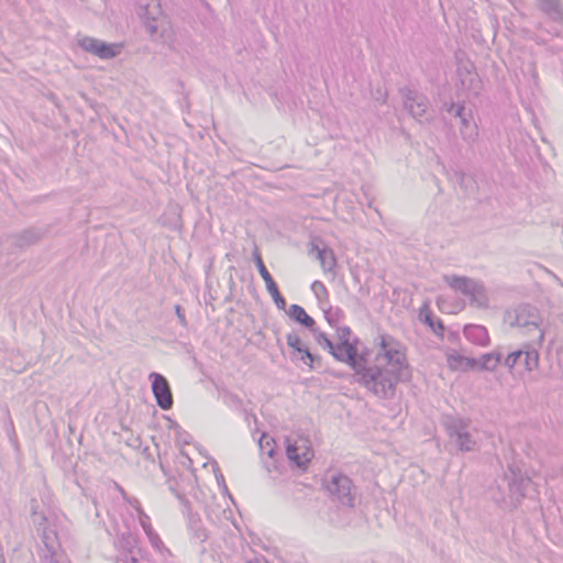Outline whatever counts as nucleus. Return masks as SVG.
<instances>
[{"mask_svg": "<svg viewBox=\"0 0 563 563\" xmlns=\"http://www.w3.org/2000/svg\"><path fill=\"white\" fill-rule=\"evenodd\" d=\"M351 368L354 371L355 382L380 399H393L397 385L410 380L400 379L398 372L390 367L368 366L365 355Z\"/></svg>", "mask_w": 563, "mask_h": 563, "instance_id": "nucleus-1", "label": "nucleus"}, {"mask_svg": "<svg viewBox=\"0 0 563 563\" xmlns=\"http://www.w3.org/2000/svg\"><path fill=\"white\" fill-rule=\"evenodd\" d=\"M380 353L387 360V367L398 372L400 379H411V368L406 357L405 345L390 334L377 338Z\"/></svg>", "mask_w": 563, "mask_h": 563, "instance_id": "nucleus-2", "label": "nucleus"}, {"mask_svg": "<svg viewBox=\"0 0 563 563\" xmlns=\"http://www.w3.org/2000/svg\"><path fill=\"white\" fill-rule=\"evenodd\" d=\"M443 427L451 442L461 453L475 452L478 443L470 433L471 420L460 416L448 415L443 418Z\"/></svg>", "mask_w": 563, "mask_h": 563, "instance_id": "nucleus-3", "label": "nucleus"}, {"mask_svg": "<svg viewBox=\"0 0 563 563\" xmlns=\"http://www.w3.org/2000/svg\"><path fill=\"white\" fill-rule=\"evenodd\" d=\"M503 479L507 482L509 497L516 504L522 498H533L538 494L532 479L515 463L508 465Z\"/></svg>", "mask_w": 563, "mask_h": 563, "instance_id": "nucleus-4", "label": "nucleus"}, {"mask_svg": "<svg viewBox=\"0 0 563 563\" xmlns=\"http://www.w3.org/2000/svg\"><path fill=\"white\" fill-rule=\"evenodd\" d=\"M443 279L452 289L467 296L471 305L478 308L488 307V295L482 282L456 275H444Z\"/></svg>", "mask_w": 563, "mask_h": 563, "instance_id": "nucleus-5", "label": "nucleus"}, {"mask_svg": "<svg viewBox=\"0 0 563 563\" xmlns=\"http://www.w3.org/2000/svg\"><path fill=\"white\" fill-rule=\"evenodd\" d=\"M323 483L333 501L344 507H354L356 487L347 475L342 473L328 474Z\"/></svg>", "mask_w": 563, "mask_h": 563, "instance_id": "nucleus-6", "label": "nucleus"}, {"mask_svg": "<svg viewBox=\"0 0 563 563\" xmlns=\"http://www.w3.org/2000/svg\"><path fill=\"white\" fill-rule=\"evenodd\" d=\"M508 319L511 327L525 328L528 334L534 332L538 343H542L544 333L540 328L541 318L536 307L528 303L519 305L512 312H508Z\"/></svg>", "mask_w": 563, "mask_h": 563, "instance_id": "nucleus-7", "label": "nucleus"}, {"mask_svg": "<svg viewBox=\"0 0 563 563\" xmlns=\"http://www.w3.org/2000/svg\"><path fill=\"white\" fill-rule=\"evenodd\" d=\"M540 355L538 350L525 344L521 349L509 353L504 362L505 366L512 374L523 376L539 367Z\"/></svg>", "mask_w": 563, "mask_h": 563, "instance_id": "nucleus-8", "label": "nucleus"}, {"mask_svg": "<svg viewBox=\"0 0 563 563\" xmlns=\"http://www.w3.org/2000/svg\"><path fill=\"white\" fill-rule=\"evenodd\" d=\"M336 335L339 342L335 344L336 353H333V357L339 362L347 364L350 367L355 366L358 358L364 356L356 346L358 339L355 338L351 342V328L347 325L336 327Z\"/></svg>", "mask_w": 563, "mask_h": 563, "instance_id": "nucleus-9", "label": "nucleus"}, {"mask_svg": "<svg viewBox=\"0 0 563 563\" xmlns=\"http://www.w3.org/2000/svg\"><path fill=\"white\" fill-rule=\"evenodd\" d=\"M136 13L151 37L158 33L163 11L159 0H139Z\"/></svg>", "mask_w": 563, "mask_h": 563, "instance_id": "nucleus-10", "label": "nucleus"}, {"mask_svg": "<svg viewBox=\"0 0 563 563\" xmlns=\"http://www.w3.org/2000/svg\"><path fill=\"white\" fill-rule=\"evenodd\" d=\"M400 95L402 97L405 109L409 112V114L412 118H415L419 122H422L423 120H429V100L423 93L416 89L404 87L400 89Z\"/></svg>", "mask_w": 563, "mask_h": 563, "instance_id": "nucleus-11", "label": "nucleus"}, {"mask_svg": "<svg viewBox=\"0 0 563 563\" xmlns=\"http://www.w3.org/2000/svg\"><path fill=\"white\" fill-rule=\"evenodd\" d=\"M78 46L87 53H90L101 59H111L119 55L120 45L109 44L101 40L84 36L78 40Z\"/></svg>", "mask_w": 563, "mask_h": 563, "instance_id": "nucleus-12", "label": "nucleus"}, {"mask_svg": "<svg viewBox=\"0 0 563 563\" xmlns=\"http://www.w3.org/2000/svg\"><path fill=\"white\" fill-rule=\"evenodd\" d=\"M148 379L157 406L163 410L172 409L174 399L168 380L162 374L155 372L150 374Z\"/></svg>", "mask_w": 563, "mask_h": 563, "instance_id": "nucleus-13", "label": "nucleus"}, {"mask_svg": "<svg viewBox=\"0 0 563 563\" xmlns=\"http://www.w3.org/2000/svg\"><path fill=\"white\" fill-rule=\"evenodd\" d=\"M456 74L460 80V85L463 89L477 95L482 87V81L478 74L475 71V67L471 60H463L459 56Z\"/></svg>", "mask_w": 563, "mask_h": 563, "instance_id": "nucleus-14", "label": "nucleus"}, {"mask_svg": "<svg viewBox=\"0 0 563 563\" xmlns=\"http://www.w3.org/2000/svg\"><path fill=\"white\" fill-rule=\"evenodd\" d=\"M253 255H254V262L258 269V273L262 276V278L265 280L266 289L269 292V295L272 296L276 307L280 310H285L286 305H287L286 299L280 294L277 284L275 283L272 275L267 271L260 252L256 250Z\"/></svg>", "mask_w": 563, "mask_h": 563, "instance_id": "nucleus-15", "label": "nucleus"}, {"mask_svg": "<svg viewBox=\"0 0 563 563\" xmlns=\"http://www.w3.org/2000/svg\"><path fill=\"white\" fill-rule=\"evenodd\" d=\"M306 442V440H300V443L298 441L291 442L289 438L286 439V455L292 464L300 468H305L313 456Z\"/></svg>", "mask_w": 563, "mask_h": 563, "instance_id": "nucleus-16", "label": "nucleus"}, {"mask_svg": "<svg viewBox=\"0 0 563 563\" xmlns=\"http://www.w3.org/2000/svg\"><path fill=\"white\" fill-rule=\"evenodd\" d=\"M47 232V228L31 227L11 235L9 239L14 247L25 249L41 241Z\"/></svg>", "mask_w": 563, "mask_h": 563, "instance_id": "nucleus-17", "label": "nucleus"}, {"mask_svg": "<svg viewBox=\"0 0 563 563\" xmlns=\"http://www.w3.org/2000/svg\"><path fill=\"white\" fill-rule=\"evenodd\" d=\"M538 9L551 21L563 24V0H536Z\"/></svg>", "mask_w": 563, "mask_h": 563, "instance_id": "nucleus-18", "label": "nucleus"}, {"mask_svg": "<svg viewBox=\"0 0 563 563\" xmlns=\"http://www.w3.org/2000/svg\"><path fill=\"white\" fill-rule=\"evenodd\" d=\"M463 332L465 338L476 345L486 346L489 344L488 331L483 325L467 324Z\"/></svg>", "mask_w": 563, "mask_h": 563, "instance_id": "nucleus-19", "label": "nucleus"}, {"mask_svg": "<svg viewBox=\"0 0 563 563\" xmlns=\"http://www.w3.org/2000/svg\"><path fill=\"white\" fill-rule=\"evenodd\" d=\"M188 530L190 532L191 541L196 543H203L209 537L208 530L203 526L201 519L194 514H189L188 516Z\"/></svg>", "mask_w": 563, "mask_h": 563, "instance_id": "nucleus-20", "label": "nucleus"}, {"mask_svg": "<svg viewBox=\"0 0 563 563\" xmlns=\"http://www.w3.org/2000/svg\"><path fill=\"white\" fill-rule=\"evenodd\" d=\"M290 319L300 323L312 333H316V321L312 317H310L306 310L299 305H291L289 310L287 311Z\"/></svg>", "mask_w": 563, "mask_h": 563, "instance_id": "nucleus-21", "label": "nucleus"}, {"mask_svg": "<svg viewBox=\"0 0 563 563\" xmlns=\"http://www.w3.org/2000/svg\"><path fill=\"white\" fill-rule=\"evenodd\" d=\"M443 109L448 113L453 114L455 118H459L461 121V126H466L475 122L473 118V111L471 109L466 110L463 103H445L443 106Z\"/></svg>", "mask_w": 563, "mask_h": 563, "instance_id": "nucleus-22", "label": "nucleus"}, {"mask_svg": "<svg viewBox=\"0 0 563 563\" xmlns=\"http://www.w3.org/2000/svg\"><path fill=\"white\" fill-rule=\"evenodd\" d=\"M446 361L452 371L468 372L475 369V358L461 355L456 352L448 354Z\"/></svg>", "mask_w": 563, "mask_h": 563, "instance_id": "nucleus-23", "label": "nucleus"}, {"mask_svg": "<svg viewBox=\"0 0 563 563\" xmlns=\"http://www.w3.org/2000/svg\"><path fill=\"white\" fill-rule=\"evenodd\" d=\"M501 358L500 352L485 353L479 358H475V369L493 372L500 364Z\"/></svg>", "mask_w": 563, "mask_h": 563, "instance_id": "nucleus-24", "label": "nucleus"}, {"mask_svg": "<svg viewBox=\"0 0 563 563\" xmlns=\"http://www.w3.org/2000/svg\"><path fill=\"white\" fill-rule=\"evenodd\" d=\"M317 252V258L320 261L321 267L324 272H332L336 266V257L331 249H319L318 245L312 244L310 253Z\"/></svg>", "mask_w": 563, "mask_h": 563, "instance_id": "nucleus-25", "label": "nucleus"}, {"mask_svg": "<svg viewBox=\"0 0 563 563\" xmlns=\"http://www.w3.org/2000/svg\"><path fill=\"white\" fill-rule=\"evenodd\" d=\"M419 317L424 323H427L431 328L434 334L443 338V333L445 330L444 324L440 319L434 320L428 302H424L423 306L420 308Z\"/></svg>", "mask_w": 563, "mask_h": 563, "instance_id": "nucleus-26", "label": "nucleus"}, {"mask_svg": "<svg viewBox=\"0 0 563 563\" xmlns=\"http://www.w3.org/2000/svg\"><path fill=\"white\" fill-rule=\"evenodd\" d=\"M38 533L47 552L51 555H55L57 553V550L59 549L57 533L53 529H49L48 527L44 528Z\"/></svg>", "mask_w": 563, "mask_h": 563, "instance_id": "nucleus-27", "label": "nucleus"}, {"mask_svg": "<svg viewBox=\"0 0 563 563\" xmlns=\"http://www.w3.org/2000/svg\"><path fill=\"white\" fill-rule=\"evenodd\" d=\"M38 503L35 499L31 500V517L32 522L34 527L36 528L37 532L43 530L44 528H47V517L44 512L38 511Z\"/></svg>", "mask_w": 563, "mask_h": 563, "instance_id": "nucleus-28", "label": "nucleus"}, {"mask_svg": "<svg viewBox=\"0 0 563 563\" xmlns=\"http://www.w3.org/2000/svg\"><path fill=\"white\" fill-rule=\"evenodd\" d=\"M260 450L262 457H268L269 460L275 459L276 455V443L273 438L263 434L260 439Z\"/></svg>", "mask_w": 563, "mask_h": 563, "instance_id": "nucleus-29", "label": "nucleus"}, {"mask_svg": "<svg viewBox=\"0 0 563 563\" xmlns=\"http://www.w3.org/2000/svg\"><path fill=\"white\" fill-rule=\"evenodd\" d=\"M460 134L467 144L472 145L476 142L478 136V128L477 124L474 122L466 126H460Z\"/></svg>", "mask_w": 563, "mask_h": 563, "instance_id": "nucleus-30", "label": "nucleus"}, {"mask_svg": "<svg viewBox=\"0 0 563 563\" xmlns=\"http://www.w3.org/2000/svg\"><path fill=\"white\" fill-rule=\"evenodd\" d=\"M456 178L460 187L465 191L466 195H472L476 188V183L473 176L465 173H456Z\"/></svg>", "mask_w": 563, "mask_h": 563, "instance_id": "nucleus-31", "label": "nucleus"}, {"mask_svg": "<svg viewBox=\"0 0 563 563\" xmlns=\"http://www.w3.org/2000/svg\"><path fill=\"white\" fill-rule=\"evenodd\" d=\"M324 318L331 327L336 328L339 322L344 318V311L339 307H330L324 310Z\"/></svg>", "mask_w": 563, "mask_h": 563, "instance_id": "nucleus-32", "label": "nucleus"}, {"mask_svg": "<svg viewBox=\"0 0 563 563\" xmlns=\"http://www.w3.org/2000/svg\"><path fill=\"white\" fill-rule=\"evenodd\" d=\"M313 334H314V338H316V341L318 342V344H320L321 346L327 349L328 352L332 356H333V353H336L335 343H333L332 340H330L325 333L316 329V333H313Z\"/></svg>", "mask_w": 563, "mask_h": 563, "instance_id": "nucleus-33", "label": "nucleus"}, {"mask_svg": "<svg viewBox=\"0 0 563 563\" xmlns=\"http://www.w3.org/2000/svg\"><path fill=\"white\" fill-rule=\"evenodd\" d=\"M300 355V360L310 366V368H314V363L320 364L321 358L319 356L313 355L308 347L305 345L298 352Z\"/></svg>", "mask_w": 563, "mask_h": 563, "instance_id": "nucleus-34", "label": "nucleus"}, {"mask_svg": "<svg viewBox=\"0 0 563 563\" xmlns=\"http://www.w3.org/2000/svg\"><path fill=\"white\" fill-rule=\"evenodd\" d=\"M311 289L319 301H321L323 298H328L329 296L327 287L320 280L313 282L311 285Z\"/></svg>", "mask_w": 563, "mask_h": 563, "instance_id": "nucleus-35", "label": "nucleus"}, {"mask_svg": "<svg viewBox=\"0 0 563 563\" xmlns=\"http://www.w3.org/2000/svg\"><path fill=\"white\" fill-rule=\"evenodd\" d=\"M286 340H287V344L294 349V353L295 352H299L300 349L303 346V344L301 343V340L299 338V335L295 332H290L287 334L286 336Z\"/></svg>", "mask_w": 563, "mask_h": 563, "instance_id": "nucleus-36", "label": "nucleus"}, {"mask_svg": "<svg viewBox=\"0 0 563 563\" xmlns=\"http://www.w3.org/2000/svg\"><path fill=\"white\" fill-rule=\"evenodd\" d=\"M224 401L230 407H233L235 409H242V406H243L242 399L233 393H227L224 395Z\"/></svg>", "mask_w": 563, "mask_h": 563, "instance_id": "nucleus-37", "label": "nucleus"}, {"mask_svg": "<svg viewBox=\"0 0 563 563\" xmlns=\"http://www.w3.org/2000/svg\"><path fill=\"white\" fill-rule=\"evenodd\" d=\"M121 542L123 543L122 547L132 553V549L136 542L135 538L131 533L122 534Z\"/></svg>", "mask_w": 563, "mask_h": 563, "instance_id": "nucleus-38", "label": "nucleus"}, {"mask_svg": "<svg viewBox=\"0 0 563 563\" xmlns=\"http://www.w3.org/2000/svg\"><path fill=\"white\" fill-rule=\"evenodd\" d=\"M263 466L268 473L274 471H278V465L276 459L269 460L268 457H262Z\"/></svg>", "mask_w": 563, "mask_h": 563, "instance_id": "nucleus-39", "label": "nucleus"}, {"mask_svg": "<svg viewBox=\"0 0 563 563\" xmlns=\"http://www.w3.org/2000/svg\"><path fill=\"white\" fill-rule=\"evenodd\" d=\"M175 312H176V316L178 318L179 323L183 327H186L187 325V320H186V317H185L184 309L181 308L180 305H176L175 306Z\"/></svg>", "mask_w": 563, "mask_h": 563, "instance_id": "nucleus-40", "label": "nucleus"}, {"mask_svg": "<svg viewBox=\"0 0 563 563\" xmlns=\"http://www.w3.org/2000/svg\"><path fill=\"white\" fill-rule=\"evenodd\" d=\"M139 520H140V523L142 526V528L144 529V531L150 536L151 532L153 531V528H152V526L150 523V518L146 519V518L140 516Z\"/></svg>", "mask_w": 563, "mask_h": 563, "instance_id": "nucleus-41", "label": "nucleus"}, {"mask_svg": "<svg viewBox=\"0 0 563 563\" xmlns=\"http://www.w3.org/2000/svg\"><path fill=\"white\" fill-rule=\"evenodd\" d=\"M126 503L130 504L135 510H137L141 507L140 500L136 499L135 497H131L130 499H128Z\"/></svg>", "mask_w": 563, "mask_h": 563, "instance_id": "nucleus-42", "label": "nucleus"}, {"mask_svg": "<svg viewBox=\"0 0 563 563\" xmlns=\"http://www.w3.org/2000/svg\"><path fill=\"white\" fill-rule=\"evenodd\" d=\"M216 477H217L218 484L219 485H223V488L225 490H228L227 485H225V481H224V476L220 473V474H217Z\"/></svg>", "mask_w": 563, "mask_h": 563, "instance_id": "nucleus-43", "label": "nucleus"}, {"mask_svg": "<svg viewBox=\"0 0 563 563\" xmlns=\"http://www.w3.org/2000/svg\"><path fill=\"white\" fill-rule=\"evenodd\" d=\"M115 486H117L118 490L120 492V494L122 495L123 499L125 501H128V499H130L131 497L128 496L125 490L119 484H115Z\"/></svg>", "mask_w": 563, "mask_h": 563, "instance_id": "nucleus-44", "label": "nucleus"}, {"mask_svg": "<svg viewBox=\"0 0 563 563\" xmlns=\"http://www.w3.org/2000/svg\"><path fill=\"white\" fill-rule=\"evenodd\" d=\"M176 496H177V498H178V499H179L184 505H186V506H188V505H189V501H188V499H187V498H185V496H183V495H181V494H179V493H176Z\"/></svg>", "mask_w": 563, "mask_h": 563, "instance_id": "nucleus-45", "label": "nucleus"}, {"mask_svg": "<svg viewBox=\"0 0 563 563\" xmlns=\"http://www.w3.org/2000/svg\"><path fill=\"white\" fill-rule=\"evenodd\" d=\"M139 517L142 516L146 519H148V516L144 512V510L142 509V507H140L137 510H136Z\"/></svg>", "mask_w": 563, "mask_h": 563, "instance_id": "nucleus-46", "label": "nucleus"}, {"mask_svg": "<svg viewBox=\"0 0 563 563\" xmlns=\"http://www.w3.org/2000/svg\"><path fill=\"white\" fill-rule=\"evenodd\" d=\"M130 562L131 563H137V559L135 556L131 555Z\"/></svg>", "mask_w": 563, "mask_h": 563, "instance_id": "nucleus-47", "label": "nucleus"}, {"mask_svg": "<svg viewBox=\"0 0 563 563\" xmlns=\"http://www.w3.org/2000/svg\"><path fill=\"white\" fill-rule=\"evenodd\" d=\"M0 563H7L5 559H4V556L2 554H0Z\"/></svg>", "mask_w": 563, "mask_h": 563, "instance_id": "nucleus-48", "label": "nucleus"}]
</instances>
